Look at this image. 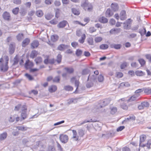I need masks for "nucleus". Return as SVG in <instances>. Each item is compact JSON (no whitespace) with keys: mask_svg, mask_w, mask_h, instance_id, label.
Returning a JSON list of instances; mask_svg holds the SVG:
<instances>
[{"mask_svg":"<svg viewBox=\"0 0 151 151\" xmlns=\"http://www.w3.org/2000/svg\"><path fill=\"white\" fill-rule=\"evenodd\" d=\"M86 38V35L84 34H83V35L81 36V39L79 40V42L81 43H83L84 40Z\"/></svg>","mask_w":151,"mask_h":151,"instance_id":"34","label":"nucleus"},{"mask_svg":"<svg viewBox=\"0 0 151 151\" xmlns=\"http://www.w3.org/2000/svg\"><path fill=\"white\" fill-rule=\"evenodd\" d=\"M60 11L58 9H56L55 10V17L56 18H58L59 17Z\"/></svg>","mask_w":151,"mask_h":151,"instance_id":"59","label":"nucleus"},{"mask_svg":"<svg viewBox=\"0 0 151 151\" xmlns=\"http://www.w3.org/2000/svg\"><path fill=\"white\" fill-rule=\"evenodd\" d=\"M9 60V58L6 55L4 56L0 59V69L1 71L6 72L8 70Z\"/></svg>","mask_w":151,"mask_h":151,"instance_id":"1","label":"nucleus"},{"mask_svg":"<svg viewBox=\"0 0 151 151\" xmlns=\"http://www.w3.org/2000/svg\"><path fill=\"white\" fill-rule=\"evenodd\" d=\"M138 61L141 66H143L145 64V61L142 59H139L138 60Z\"/></svg>","mask_w":151,"mask_h":151,"instance_id":"50","label":"nucleus"},{"mask_svg":"<svg viewBox=\"0 0 151 151\" xmlns=\"http://www.w3.org/2000/svg\"><path fill=\"white\" fill-rule=\"evenodd\" d=\"M57 89V87L53 85L49 87V91L50 92L52 93L55 91Z\"/></svg>","mask_w":151,"mask_h":151,"instance_id":"22","label":"nucleus"},{"mask_svg":"<svg viewBox=\"0 0 151 151\" xmlns=\"http://www.w3.org/2000/svg\"><path fill=\"white\" fill-rule=\"evenodd\" d=\"M135 74L138 76H142L144 75L145 74L142 71L137 70L135 72Z\"/></svg>","mask_w":151,"mask_h":151,"instance_id":"33","label":"nucleus"},{"mask_svg":"<svg viewBox=\"0 0 151 151\" xmlns=\"http://www.w3.org/2000/svg\"><path fill=\"white\" fill-rule=\"evenodd\" d=\"M124 27L125 29H129L131 26V20L129 19L124 23Z\"/></svg>","mask_w":151,"mask_h":151,"instance_id":"7","label":"nucleus"},{"mask_svg":"<svg viewBox=\"0 0 151 151\" xmlns=\"http://www.w3.org/2000/svg\"><path fill=\"white\" fill-rule=\"evenodd\" d=\"M116 77L118 78H121L123 76V74L121 72H118L116 73Z\"/></svg>","mask_w":151,"mask_h":151,"instance_id":"63","label":"nucleus"},{"mask_svg":"<svg viewBox=\"0 0 151 151\" xmlns=\"http://www.w3.org/2000/svg\"><path fill=\"white\" fill-rule=\"evenodd\" d=\"M37 52L35 50H33L30 55V57L33 58L35 57H36L37 55Z\"/></svg>","mask_w":151,"mask_h":151,"instance_id":"25","label":"nucleus"},{"mask_svg":"<svg viewBox=\"0 0 151 151\" xmlns=\"http://www.w3.org/2000/svg\"><path fill=\"white\" fill-rule=\"evenodd\" d=\"M12 12L14 14H17L19 11V8L18 7H16L12 10Z\"/></svg>","mask_w":151,"mask_h":151,"instance_id":"48","label":"nucleus"},{"mask_svg":"<svg viewBox=\"0 0 151 151\" xmlns=\"http://www.w3.org/2000/svg\"><path fill=\"white\" fill-rule=\"evenodd\" d=\"M120 19L122 20H124L126 18V12L124 10L122 11L120 13Z\"/></svg>","mask_w":151,"mask_h":151,"instance_id":"12","label":"nucleus"},{"mask_svg":"<svg viewBox=\"0 0 151 151\" xmlns=\"http://www.w3.org/2000/svg\"><path fill=\"white\" fill-rule=\"evenodd\" d=\"M144 89V92L146 93L149 94H151L150 88H142Z\"/></svg>","mask_w":151,"mask_h":151,"instance_id":"46","label":"nucleus"},{"mask_svg":"<svg viewBox=\"0 0 151 151\" xmlns=\"http://www.w3.org/2000/svg\"><path fill=\"white\" fill-rule=\"evenodd\" d=\"M132 97V96H131L130 97V98L127 101H125V99L124 98H122L121 99H120L119 100V101L121 102H121L122 101H124V102H129L130 101H131V98Z\"/></svg>","mask_w":151,"mask_h":151,"instance_id":"57","label":"nucleus"},{"mask_svg":"<svg viewBox=\"0 0 151 151\" xmlns=\"http://www.w3.org/2000/svg\"><path fill=\"white\" fill-rule=\"evenodd\" d=\"M89 81L87 83L86 86L87 88H89L93 86V82L90 81Z\"/></svg>","mask_w":151,"mask_h":151,"instance_id":"47","label":"nucleus"},{"mask_svg":"<svg viewBox=\"0 0 151 151\" xmlns=\"http://www.w3.org/2000/svg\"><path fill=\"white\" fill-rule=\"evenodd\" d=\"M120 31V29L119 28H114L111 29L110 31V33L111 34H115L117 33Z\"/></svg>","mask_w":151,"mask_h":151,"instance_id":"16","label":"nucleus"},{"mask_svg":"<svg viewBox=\"0 0 151 151\" xmlns=\"http://www.w3.org/2000/svg\"><path fill=\"white\" fill-rule=\"evenodd\" d=\"M102 40V38L101 37H96L94 39V41L96 43L99 42H101Z\"/></svg>","mask_w":151,"mask_h":151,"instance_id":"35","label":"nucleus"},{"mask_svg":"<svg viewBox=\"0 0 151 151\" xmlns=\"http://www.w3.org/2000/svg\"><path fill=\"white\" fill-rule=\"evenodd\" d=\"M68 24L67 21L63 20L60 22L57 25V27L59 28H63L64 27Z\"/></svg>","mask_w":151,"mask_h":151,"instance_id":"10","label":"nucleus"},{"mask_svg":"<svg viewBox=\"0 0 151 151\" xmlns=\"http://www.w3.org/2000/svg\"><path fill=\"white\" fill-rule=\"evenodd\" d=\"M108 45L106 44H103L100 46V48L101 49H105L108 48Z\"/></svg>","mask_w":151,"mask_h":151,"instance_id":"39","label":"nucleus"},{"mask_svg":"<svg viewBox=\"0 0 151 151\" xmlns=\"http://www.w3.org/2000/svg\"><path fill=\"white\" fill-rule=\"evenodd\" d=\"M39 45V42L35 40L33 41L31 44V47L32 48H35L37 47Z\"/></svg>","mask_w":151,"mask_h":151,"instance_id":"19","label":"nucleus"},{"mask_svg":"<svg viewBox=\"0 0 151 151\" xmlns=\"http://www.w3.org/2000/svg\"><path fill=\"white\" fill-rule=\"evenodd\" d=\"M111 113H115L117 112V109L115 107H111L110 108Z\"/></svg>","mask_w":151,"mask_h":151,"instance_id":"40","label":"nucleus"},{"mask_svg":"<svg viewBox=\"0 0 151 151\" xmlns=\"http://www.w3.org/2000/svg\"><path fill=\"white\" fill-rule=\"evenodd\" d=\"M19 130L21 131H25L27 130V128L23 126H18L16 127Z\"/></svg>","mask_w":151,"mask_h":151,"instance_id":"32","label":"nucleus"},{"mask_svg":"<svg viewBox=\"0 0 151 151\" xmlns=\"http://www.w3.org/2000/svg\"><path fill=\"white\" fill-rule=\"evenodd\" d=\"M23 34L22 33L19 34L17 36V38L18 41H20L23 38Z\"/></svg>","mask_w":151,"mask_h":151,"instance_id":"41","label":"nucleus"},{"mask_svg":"<svg viewBox=\"0 0 151 151\" xmlns=\"http://www.w3.org/2000/svg\"><path fill=\"white\" fill-rule=\"evenodd\" d=\"M65 69L67 72L70 73H72L74 71V70L72 68H66Z\"/></svg>","mask_w":151,"mask_h":151,"instance_id":"36","label":"nucleus"},{"mask_svg":"<svg viewBox=\"0 0 151 151\" xmlns=\"http://www.w3.org/2000/svg\"><path fill=\"white\" fill-rule=\"evenodd\" d=\"M81 6L86 11L90 12L93 9V6L91 4L89 3L88 1L87 0L82 1Z\"/></svg>","mask_w":151,"mask_h":151,"instance_id":"2","label":"nucleus"},{"mask_svg":"<svg viewBox=\"0 0 151 151\" xmlns=\"http://www.w3.org/2000/svg\"><path fill=\"white\" fill-rule=\"evenodd\" d=\"M146 31L145 28L142 30L140 32V33L141 35H142L145 34L146 33Z\"/></svg>","mask_w":151,"mask_h":151,"instance_id":"64","label":"nucleus"},{"mask_svg":"<svg viewBox=\"0 0 151 151\" xmlns=\"http://www.w3.org/2000/svg\"><path fill=\"white\" fill-rule=\"evenodd\" d=\"M121 103H122L121 105V107L124 110H126L128 108L127 106L125 104H124L123 103H122L121 102Z\"/></svg>","mask_w":151,"mask_h":151,"instance_id":"52","label":"nucleus"},{"mask_svg":"<svg viewBox=\"0 0 151 151\" xmlns=\"http://www.w3.org/2000/svg\"><path fill=\"white\" fill-rule=\"evenodd\" d=\"M113 14V13L111 11L110 9H107L106 12V17H110Z\"/></svg>","mask_w":151,"mask_h":151,"instance_id":"23","label":"nucleus"},{"mask_svg":"<svg viewBox=\"0 0 151 151\" xmlns=\"http://www.w3.org/2000/svg\"><path fill=\"white\" fill-rule=\"evenodd\" d=\"M99 22L103 23H106L108 22L107 19L104 17H100L99 19Z\"/></svg>","mask_w":151,"mask_h":151,"instance_id":"20","label":"nucleus"},{"mask_svg":"<svg viewBox=\"0 0 151 151\" xmlns=\"http://www.w3.org/2000/svg\"><path fill=\"white\" fill-rule=\"evenodd\" d=\"M25 76L30 81L32 80L33 79V77L31 75L27 73L25 74Z\"/></svg>","mask_w":151,"mask_h":151,"instance_id":"51","label":"nucleus"},{"mask_svg":"<svg viewBox=\"0 0 151 151\" xmlns=\"http://www.w3.org/2000/svg\"><path fill=\"white\" fill-rule=\"evenodd\" d=\"M111 48H114L115 49H119L121 47V45L120 44H112L111 45Z\"/></svg>","mask_w":151,"mask_h":151,"instance_id":"26","label":"nucleus"},{"mask_svg":"<svg viewBox=\"0 0 151 151\" xmlns=\"http://www.w3.org/2000/svg\"><path fill=\"white\" fill-rule=\"evenodd\" d=\"M36 14L38 17H40L43 15V13L42 11L39 10L36 11Z\"/></svg>","mask_w":151,"mask_h":151,"instance_id":"31","label":"nucleus"},{"mask_svg":"<svg viewBox=\"0 0 151 151\" xmlns=\"http://www.w3.org/2000/svg\"><path fill=\"white\" fill-rule=\"evenodd\" d=\"M60 80L59 76H57L55 77L53 79V81L54 82H58Z\"/></svg>","mask_w":151,"mask_h":151,"instance_id":"60","label":"nucleus"},{"mask_svg":"<svg viewBox=\"0 0 151 151\" xmlns=\"http://www.w3.org/2000/svg\"><path fill=\"white\" fill-rule=\"evenodd\" d=\"M89 72V70L88 69H86L83 70L82 74L83 75H86L88 74Z\"/></svg>","mask_w":151,"mask_h":151,"instance_id":"54","label":"nucleus"},{"mask_svg":"<svg viewBox=\"0 0 151 151\" xmlns=\"http://www.w3.org/2000/svg\"><path fill=\"white\" fill-rule=\"evenodd\" d=\"M78 132L79 135L81 136H83L84 134V131L82 129H79Z\"/></svg>","mask_w":151,"mask_h":151,"instance_id":"53","label":"nucleus"},{"mask_svg":"<svg viewBox=\"0 0 151 151\" xmlns=\"http://www.w3.org/2000/svg\"><path fill=\"white\" fill-rule=\"evenodd\" d=\"M98 81L99 82H103L104 79V76L102 75H100L98 78Z\"/></svg>","mask_w":151,"mask_h":151,"instance_id":"45","label":"nucleus"},{"mask_svg":"<svg viewBox=\"0 0 151 151\" xmlns=\"http://www.w3.org/2000/svg\"><path fill=\"white\" fill-rule=\"evenodd\" d=\"M82 50H80V49H78L76 50V55L77 56H79L81 55L82 54Z\"/></svg>","mask_w":151,"mask_h":151,"instance_id":"49","label":"nucleus"},{"mask_svg":"<svg viewBox=\"0 0 151 151\" xmlns=\"http://www.w3.org/2000/svg\"><path fill=\"white\" fill-rule=\"evenodd\" d=\"M144 90V89H139L136 90L135 92V93L139 94V93L143 92Z\"/></svg>","mask_w":151,"mask_h":151,"instance_id":"61","label":"nucleus"},{"mask_svg":"<svg viewBox=\"0 0 151 151\" xmlns=\"http://www.w3.org/2000/svg\"><path fill=\"white\" fill-rule=\"evenodd\" d=\"M64 88L65 90L68 91H71L73 89V87L70 86H65Z\"/></svg>","mask_w":151,"mask_h":151,"instance_id":"38","label":"nucleus"},{"mask_svg":"<svg viewBox=\"0 0 151 151\" xmlns=\"http://www.w3.org/2000/svg\"><path fill=\"white\" fill-rule=\"evenodd\" d=\"M110 101L109 99H106L104 100L103 101V106H105L110 103Z\"/></svg>","mask_w":151,"mask_h":151,"instance_id":"37","label":"nucleus"},{"mask_svg":"<svg viewBox=\"0 0 151 151\" xmlns=\"http://www.w3.org/2000/svg\"><path fill=\"white\" fill-rule=\"evenodd\" d=\"M72 131L73 134V136L72 137V139L75 141L78 140V136L77 135L76 131L75 130H73Z\"/></svg>","mask_w":151,"mask_h":151,"instance_id":"15","label":"nucleus"},{"mask_svg":"<svg viewBox=\"0 0 151 151\" xmlns=\"http://www.w3.org/2000/svg\"><path fill=\"white\" fill-rule=\"evenodd\" d=\"M58 38V36L56 35H53L51 36V39L53 42L56 41Z\"/></svg>","mask_w":151,"mask_h":151,"instance_id":"28","label":"nucleus"},{"mask_svg":"<svg viewBox=\"0 0 151 151\" xmlns=\"http://www.w3.org/2000/svg\"><path fill=\"white\" fill-rule=\"evenodd\" d=\"M93 74H90L88 77V81L94 82L96 81V76L98 75L99 72L98 70H96L94 71Z\"/></svg>","mask_w":151,"mask_h":151,"instance_id":"3","label":"nucleus"},{"mask_svg":"<svg viewBox=\"0 0 151 151\" xmlns=\"http://www.w3.org/2000/svg\"><path fill=\"white\" fill-rule=\"evenodd\" d=\"M140 94H139L135 93L133 95V104L137 103L138 102V101L139 99V97Z\"/></svg>","mask_w":151,"mask_h":151,"instance_id":"8","label":"nucleus"},{"mask_svg":"<svg viewBox=\"0 0 151 151\" xmlns=\"http://www.w3.org/2000/svg\"><path fill=\"white\" fill-rule=\"evenodd\" d=\"M96 120H93L92 119H91L90 120L86 119L81 122H79L76 125V126H80L87 122H96Z\"/></svg>","mask_w":151,"mask_h":151,"instance_id":"9","label":"nucleus"},{"mask_svg":"<svg viewBox=\"0 0 151 151\" xmlns=\"http://www.w3.org/2000/svg\"><path fill=\"white\" fill-rule=\"evenodd\" d=\"M7 134L6 132H4L0 135V140H2L4 139L6 137Z\"/></svg>","mask_w":151,"mask_h":151,"instance_id":"27","label":"nucleus"},{"mask_svg":"<svg viewBox=\"0 0 151 151\" xmlns=\"http://www.w3.org/2000/svg\"><path fill=\"white\" fill-rule=\"evenodd\" d=\"M62 56L60 54H58L57 56V61L59 63L60 62L61 60Z\"/></svg>","mask_w":151,"mask_h":151,"instance_id":"58","label":"nucleus"},{"mask_svg":"<svg viewBox=\"0 0 151 151\" xmlns=\"http://www.w3.org/2000/svg\"><path fill=\"white\" fill-rule=\"evenodd\" d=\"M151 144V140H149L148 141L147 143L146 144V145H143L142 147H144L145 146H146L147 147H148V148H150V145Z\"/></svg>","mask_w":151,"mask_h":151,"instance_id":"55","label":"nucleus"},{"mask_svg":"<svg viewBox=\"0 0 151 151\" xmlns=\"http://www.w3.org/2000/svg\"><path fill=\"white\" fill-rule=\"evenodd\" d=\"M19 110H21L22 111L25 112V110H26V106L24 105L21 106V105L20 104H19L15 106L14 109V111H18Z\"/></svg>","mask_w":151,"mask_h":151,"instance_id":"4","label":"nucleus"},{"mask_svg":"<svg viewBox=\"0 0 151 151\" xmlns=\"http://www.w3.org/2000/svg\"><path fill=\"white\" fill-rule=\"evenodd\" d=\"M19 59L18 55H16L14 58L13 64H17L19 62Z\"/></svg>","mask_w":151,"mask_h":151,"instance_id":"43","label":"nucleus"},{"mask_svg":"<svg viewBox=\"0 0 151 151\" xmlns=\"http://www.w3.org/2000/svg\"><path fill=\"white\" fill-rule=\"evenodd\" d=\"M69 47V46L68 45L61 44L58 46V49L59 50L63 51L68 48Z\"/></svg>","mask_w":151,"mask_h":151,"instance_id":"11","label":"nucleus"},{"mask_svg":"<svg viewBox=\"0 0 151 151\" xmlns=\"http://www.w3.org/2000/svg\"><path fill=\"white\" fill-rule=\"evenodd\" d=\"M146 139V136L145 135H141L140 138V144L139 146H142V145L140 143H142L144 142V141Z\"/></svg>","mask_w":151,"mask_h":151,"instance_id":"24","label":"nucleus"},{"mask_svg":"<svg viewBox=\"0 0 151 151\" xmlns=\"http://www.w3.org/2000/svg\"><path fill=\"white\" fill-rule=\"evenodd\" d=\"M4 19L6 20H9L10 18V14L7 12H4L3 14Z\"/></svg>","mask_w":151,"mask_h":151,"instance_id":"17","label":"nucleus"},{"mask_svg":"<svg viewBox=\"0 0 151 151\" xmlns=\"http://www.w3.org/2000/svg\"><path fill=\"white\" fill-rule=\"evenodd\" d=\"M83 31L81 29H78L76 31V35L78 36H81L83 35Z\"/></svg>","mask_w":151,"mask_h":151,"instance_id":"42","label":"nucleus"},{"mask_svg":"<svg viewBox=\"0 0 151 151\" xmlns=\"http://www.w3.org/2000/svg\"><path fill=\"white\" fill-rule=\"evenodd\" d=\"M125 128L124 126H121L118 127L116 129V131L117 132L121 131L123 130Z\"/></svg>","mask_w":151,"mask_h":151,"instance_id":"62","label":"nucleus"},{"mask_svg":"<svg viewBox=\"0 0 151 151\" xmlns=\"http://www.w3.org/2000/svg\"><path fill=\"white\" fill-rule=\"evenodd\" d=\"M60 139L62 142L65 143L68 141V136L66 135H60Z\"/></svg>","mask_w":151,"mask_h":151,"instance_id":"6","label":"nucleus"},{"mask_svg":"<svg viewBox=\"0 0 151 151\" xmlns=\"http://www.w3.org/2000/svg\"><path fill=\"white\" fill-rule=\"evenodd\" d=\"M29 40L28 38H26L22 42V45L23 47H25L28 45L29 42Z\"/></svg>","mask_w":151,"mask_h":151,"instance_id":"21","label":"nucleus"},{"mask_svg":"<svg viewBox=\"0 0 151 151\" xmlns=\"http://www.w3.org/2000/svg\"><path fill=\"white\" fill-rule=\"evenodd\" d=\"M111 7L112 9L114 12L117 11L118 9V7L117 4H112Z\"/></svg>","mask_w":151,"mask_h":151,"instance_id":"18","label":"nucleus"},{"mask_svg":"<svg viewBox=\"0 0 151 151\" xmlns=\"http://www.w3.org/2000/svg\"><path fill=\"white\" fill-rule=\"evenodd\" d=\"M9 52L10 54H13L14 51V48L13 45H11L9 47Z\"/></svg>","mask_w":151,"mask_h":151,"instance_id":"29","label":"nucleus"},{"mask_svg":"<svg viewBox=\"0 0 151 151\" xmlns=\"http://www.w3.org/2000/svg\"><path fill=\"white\" fill-rule=\"evenodd\" d=\"M149 104L148 102L145 101L142 102L141 105L139 106L138 108L139 110L142 109H144V108L149 107Z\"/></svg>","mask_w":151,"mask_h":151,"instance_id":"5","label":"nucleus"},{"mask_svg":"<svg viewBox=\"0 0 151 151\" xmlns=\"http://www.w3.org/2000/svg\"><path fill=\"white\" fill-rule=\"evenodd\" d=\"M35 61L36 63L38 64L42 61V59L40 57H38L35 60Z\"/></svg>","mask_w":151,"mask_h":151,"instance_id":"44","label":"nucleus"},{"mask_svg":"<svg viewBox=\"0 0 151 151\" xmlns=\"http://www.w3.org/2000/svg\"><path fill=\"white\" fill-rule=\"evenodd\" d=\"M70 82L72 83L75 82V86L76 88V91H75V92H76L77 89L78 88V85L79 84V82L78 81L76 80V78L74 77H73L72 78H71V79H70Z\"/></svg>","mask_w":151,"mask_h":151,"instance_id":"13","label":"nucleus"},{"mask_svg":"<svg viewBox=\"0 0 151 151\" xmlns=\"http://www.w3.org/2000/svg\"><path fill=\"white\" fill-rule=\"evenodd\" d=\"M73 13L75 15H78L80 14V12L79 10L73 8L72 9Z\"/></svg>","mask_w":151,"mask_h":151,"instance_id":"30","label":"nucleus"},{"mask_svg":"<svg viewBox=\"0 0 151 151\" xmlns=\"http://www.w3.org/2000/svg\"><path fill=\"white\" fill-rule=\"evenodd\" d=\"M88 43L90 45H93V39L92 38H90L88 39Z\"/></svg>","mask_w":151,"mask_h":151,"instance_id":"56","label":"nucleus"},{"mask_svg":"<svg viewBox=\"0 0 151 151\" xmlns=\"http://www.w3.org/2000/svg\"><path fill=\"white\" fill-rule=\"evenodd\" d=\"M33 66V64L32 62H30L29 60L26 61L25 63V66L26 68H31Z\"/></svg>","mask_w":151,"mask_h":151,"instance_id":"14","label":"nucleus"}]
</instances>
